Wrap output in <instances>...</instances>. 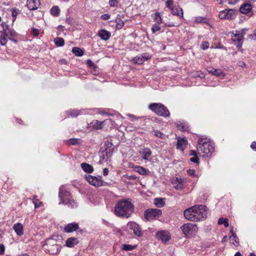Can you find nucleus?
Masks as SVG:
<instances>
[{
    "mask_svg": "<svg viewBox=\"0 0 256 256\" xmlns=\"http://www.w3.org/2000/svg\"><path fill=\"white\" fill-rule=\"evenodd\" d=\"M207 208L204 205H196L184 210V218L191 222L204 220L207 217Z\"/></svg>",
    "mask_w": 256,
    "mask_h": 256,
    "instance_id": "nucleus-1",
    "label": "nucleus"
},
{
    "mask_svg": "<svg viewBox=\"0 0 256 256\" xmlns=\"http://www.w3.org/2000/svg\"><path fill=\"white\" fill-rule=\"evenodd\" d=\"M134 210V206L130 199L119 200L115 206V214L122 218H128Z\"/></svg>",
    "mask_w": 256,
    "mask_h": 256,
    "instance_id": "nucleus-2",
    "label": "nucleus"
},
{
    "mask_svg": "<svg viewBox=\"0 0 256 256\" xmlns=\"http://www.w3.org/2000/svg\"><path fill=\"white\" fill-rule=\"evenodd\" d=\"M197 150L202 156H210L214 151L213 144L206 138L200 137L197 146Z\"/></svg>",
    "mask_w": 256,
    "mask_h": 256,
    "instance_id": "nucleus-3",
    "label": "nucleus"
},
{
    "mask_svg": "<svg viewBox=\"0 0 256 256\" xmlns=\"http://www.w3.org/2000/svg\"><path fill=\"white\" fill-rule=\"evenodd\" d=\"M149 108L158 116L166 117L170 115L168 108L160 103H153L149 106Z\"/></svg>",
    "mask_w": 256,
    "mask_h": 256,
    "instance_id": "nucleus-4",
    "label": "nucleus"
},
{
    "mask_svg": "<svg viewBox=\"0 0 256 256\" xmlns=\"http://www.w3.org/2000/svg\"><path fill=\"white\" fill-rule=\"evenodd\" d=\"M180 229L187 238L193 237L197 233L198 228L196 224L187 223L183 224Z\"/></svg>",
    "mask_w": 256,
    "mask_h": 256,
    "instance_id": "nucleus-5",
    "label": "nucleus"
},
{
    "mask_svg": "<svg viewBox=\"0 0 256 256\" xmlns=\"http://www.w3.org/2000/svg\"><path fill=\"white\" fill-rule=\"evenodd\" d=\"M45 249L52 254H57L60 250V246L57 244L56 240L53 238L47 239L44 245Z\"/></svg>",
    "mask_w": 256,
    "mask_h": 256,
    "instance_id": "nucleus-6",
    "label": "nucleus"
},
{
    "mask_svg": "<svg viewBox=\"0 0 256 256\" xmlns=\"http://www.w3.org/2000/svg\"><path fill=\"white\" fill-rule=\"evenodd\" d=\"M144 215L146 220H151L160 217L162 215V211L158 208H150L144 212Z\"/></svg>",
    "mask_w": 256,
    "mask_h": 256,
    "instance_id": "nucleus-7",
    "label": "nucleus"
},
{
    "mask_svg": "<svg viewBox=\"0 0 256 256\" xmlns=\"http://www.w3.org/2000/svg\"><path fill=\"white\" fill-rule=\"evenodd\" d=\"M86 179L91 185L99 187L102 186L103 180L101 178H97L91 175L86 176Z\"/></svg>",
    "mask_w": 256,
    "mask_h": 256,
    "instance_id": "nucleus-8",
    "label": "nucleus"
},
{
    "mask_svg": "<svg viewBox=\"0 0 256 256\" xmlns=\"http://www.w3.org/2000/svg\"><path fill=\"white\" fill-rule=\"evenodd\" d=\"M128 226L130 228V230H133L134 235L138 237L141 236H142V232L140 226L135 222H129L128 224Z\"/></svg>",
    "mask_w": 256,
    "mask_h": 256,
    "instance_id": "nucleus-9",
    "label": "nucleus"
},
{
    "mask_svg": "<svg viewBox=\"0 0 256 256\" xmlns=\"http://www.w3.org/2000/svg\"><path fill=\"white\" fill-rule=\"evenodd\" d=\"M245 32L244 30H242L241 31L236 30L232 36V39L234 42H238L240 46H241L243 41V36Z\"/></svg>",
    "mask_w": 256,
    "mask_h": 256,
    "instance_id": "nucleus-10",
    "label": "nucleus"
},
{
    "mask_svg": "<svg viewBox=\"0 0 256 256\" xmlns=\"http://www.w3.org/2000/svg\"><path fill=\"white\" fill-rule=\"evenodd\" d=\"M234 11L231 9L226 10L220 12L218 16L220 19H232L234 16Z\"/></svg>",
    "mask_w": 256,
    "mask_h": 256,
    "instance_id": "nucleus-11",
    "label": "nucleus"
},
{
    "mask_svg": "<svg viewBox=\"0 0 256 256\" xmlns=\"http://www.w3.org/2000/svg\"><path fill=\"white\" fill-rule=\"evenodd\" d=\"M151 58V56L148 54L144 53L142 54L139 56H136L134 57L132 60L133 62L136 64H141L143 62H144L146 60L150 59Z\"/></svg>",
    "mask_w": 256,
    "mask_h": 256,
    "instance_id": "nucleus-12",
    "label": "nucleus"
},
{
    "mask_svg": "<svg viewBox=\"0 0 256 256\" xmlns=\"http://www.w3.org/2000/svg\"><path fill=\"white\" fill-rule=\"evenodd\" d=\"M156 237L158 239L161 240L162 242H166L170 240V236L168 231L162 230L156 233Z\"/></svg>",
    "mask_w": 256,
    "mask_h": 256,
    "instance_id": "nucleus-13",
    "label": "nucleus"
},
{
    "mask_svg": "<svg viewBox=\"0 0 256 256\" xmlns=\"http://www.w3.org/2000/svg\"><path fill=\"white\" fill-rule=\"evenodd\" d=\"M40 6V0H27L26 6L30 10L38 9Z\"/></svg>",
    "mask_w": 256,
    "mask_h": 256,
    "instance_id": "nucleus-14",
    "label": "nucleus"
},
{
    "mask_svg": "<svg viewBox=\"0 0 256 256\" xmlns=\"http://www.w3.org/2000/svg\"><path fill=\"white\" fill-rule=\"evenodd\" d=\"M79 228L78 224L74 222L70 223L66 226L64 228V231L66 232L70 233L76 231Z\"/></svg>",
    "mask_w": 256,
    "mask_h": 256,
    "instance_id": "nucleus-15",
    "label": "nucleus"
},
{
    "mask_svg": "<svg viewBox=\"0 0 256 256\" xmlns=\"http://www.w3.org/2000/svg\"><path fill=\"white\" fill-rule=\"evenodd\" d=\"M172 184L174 188L177 190H182L183 188L182 180L178 178H174L172 180Z\"/></svg>",
    "mask_w": 256,
    "mask_h": 256,
    "instance_id": "nucleus-16",
    "label": "nucleus"
},
{
    "mask_svg": "<svg viewBox=\"0 0 256 256\" xmlns=\"http://www.w3.org/2000/svg\"><path fill=\"white\" fill-rule=\"evenodd\" d=\"M98 36L102 40H107L110 36V32L105 30H101L98 32Z\"/></svg>",
    "mask_w": 256,
    "mask_h": 256,
    "instance_id": "nucleus-17",
    "label": "nucleus"
},
{
    "mask_svg": "<svg viewBox=\"0 0 256 256\" xmlns=\"http://www.w3.org/2000/svg\"><path fill=\"white\" fill-rule=\"evenodd\" d=\"M78 243V239L74 237L68 238L66 241V246L69 248H72Z\"/></svg>",
    "mask_w": 256,
    "mask_h": 256,
    "instance_id": "nucleus-18",
    "label": "nucleus"
},
{
    "mask_svg": "<svg viewBox=\"0 0 256 256\" xmlns=\"http://www.w3.org/2000/svg\"><path fill=\"white\" fill-rule=\"evenodd\" d=\"M188 142L184 138H178L177 142V148L182 150H184L186 148Z\"/></svg>",
    "mask_w": 256,
    "mask_h": 256,
    "instance_id": "nucleus-19",
    "label": "nucleus"
},
{
    "mask_svg": "<svg viewBox=\"0 0 256 256\" xmlns=\"http://www.w3.org/2000/svg\"><path fill=\"white\" fill-rule=\"evenodd\" d=\"M13 228L18 236H22L24 234L23 226L20 223H16L14 224Z\"/></svg>",
    "mask_w": 256,
    "mask_h": 256,
    "instance_id": "nucleus-20",
    "label": "nucleus"
},
{
    "mask_svg": "<svg viewBox=\"0 0 256 256\" xmlns=\"http://www.w3.org/2000/svg\"><path fill=\"white\" fill-rule=\"evenodd\" d=\"M172 14L173 15L178 16L180 17H182L183 16V11L182 8H181L180 6H175L171 8Z\"/></svg>",
    "mask_w": 256,
    "mask_h": 256,
    "instance_id": "nucleus-21",
    "label": "nucleus"
},
{
    "mask_svg": "<svg viewBox=\"0 0 256 256\" xmlns=\"http://www.w3.org/2000/svg\"><path fill=\"white\" fill-rule=\"evenodd\" d=\"M8 38L10 37L8 36V32L6 30L2 32L0 35V44L2 46H4L6 44Z\"/></svg>",
    "mask_w": 256,
    "mask_h": 256,
    "instance_id": "nucleus-22",
    "label": "nucleus"
},
{
    "mask_svg": "<svg viewBox=\"0 0 256 256\" xmlns=\"http://www.w3.org/2000/svg\"><path fill=\"white\" fill-rule=\"evenodd\" d=\"M251 10L252 6L249 4H243L240 8V12L243 14H248Z\"/></svg>",
    "mask_w": 256,
    "mask_h": 256,
    "instance_id": "nucleus-23",
    "label": "nucleus"
},
{
    "mask_svg": "<svg viewBox=\"0 0 256 256\" xmlns=\"http://www.w3.org/2000/svg\"><path fill=\"white\" fill-rule=\"evenodd\" d=\"M134 170L142 175H146L149 172L148 170L139 166H134Z\"/></svg>",
    "mask_w": 256,
    "mask_h": 256,
    "instance_id": "nucleus-24",
    "label": "nucleus"
},
{
    "mask_svg": "<svg viewBox=\"0 0 256 256\" xmlns=\"http://www.w3.org/2000/svg\"><path fill=\"white\" fill-rule=\"evenodd\" d=\"M81 166L82 169L88 173H92L94 170L92 166L86 162L82 163Z\"/></svg>",
    "mask_w": 256,
    "mask_h": 256,
    "instance_id": "nucleus-25",
    "label": "nucleus"
},
{
    "mask_svg": "<svg viewBox=\"0 0 256 256\" xmlns=\"http://www.w3.org/2000/svg\"><path fill=\"white\" fill-rule=\"evenodd\" d=\"M230 232L232 234V236H230V242L235 246H238L239 242L238 240V238L236 237V234H234L232 230H230Z\"/></svg>",
    "mask_w": 256,
    "mask_h": 256,
    "instance_id": "nucleus-26",
    "label": "nucleus"
},
{
    "mask_svg": "<svg viewBox=\"0 0 256 256\" xmlns=\"http://www.w3.org/2000/svg\"><path fill=\"white\" fill-rule=\"evenodd\" d=\"M207 71L208 73L211 74L216 76H219L222 72L220 69H216L212 67H208L207 68Z\"/></svg>",
    "mask_w": 256,
    "mask_h": 256,
    "instance_id": "nucleus-27",
    "label": "nucleus"
},
{
    "mask_svg": "<svg viewBox=\"0 0 256 256\" xmlns=\"http://www.w3.org/2000/svg\"><path fill=\"white\" fill-rule=\"evenodd\" d=\"M154 204L158 208H161L164 205V199L161 198H156L154 200Z\"/></svg>",
    "mask_w": 256,
    "mask_h": 256,
    "instance_id": "nucleus-28",
    "label": "nucleus"
},
{
    "mask_svg": "<svg viewBox=\"0 0 256 256\" xmlns=\"http://www.w3.org/2000/svg\"><path fill=\"white\" fill-rule=\"evenodd\" d=\"M142 154V158L145 160H148L152 154V152L150 149L146 148L144 150Z\"/></svg>",
    "mask_w": 256,
    "mask_h": 256,
    "instance_id": "nucleus-29",
    "label": "nucleus"
},
{
    "mask_svg": "<svg viewBox=\"0 0 256 256\" xmlns=\"http://www.w3.org/2000/svg\"><path fill=\"white\" fill-rule=\"evenodd\" d=\"M104 123V122H100L98 120H94L92 123L91 124L92 126L96 129H100L102 128V124Z\"/></svg>",
    "mask_w": 256,
    "mask_h": 256,
    "instance_id": "nucleus-30",
    "label": "nucleus"
},
{
    "mask_svg": "<svg viewBox=\"0 0 256 256\" xmlns=\"http://www.w3.org/2000/svg\"><path fill=\"white\" fill-rule=\"evenodd\" d=\"M72 52L78 56H80L84 54V51L81 48L78 47L73 48Z\"/></svg>",
    "mask_w": 256,
    "mask_h": 256,
    "instance_id": "nucleus-31",
    "label": "nucleus"
},
{
    "mask_svg": "<svg viewBox=\"0 0 256 256\" xmlns=\"http://www.w3.org/2000/svg\"><path fill=\"white\" fill-rule=\"evenodd\" d=\"M54 42L58 46H62L64 44V40L62 38L57 37L54 39Z\"/></svg>",
    "mask_w": 256,
    "mask_h": 256,
    "instance_id": "nucleus-32",
    "label": "nucleus"
},
{
    "mask_svg": "<svg viewBox=\"0 0 256 256\" xmlns=\"http://www.w3.org/2000/svg\"><path fill=\"white\" fill-rule=\"evenodd\" d=\"M50 14L54 16H58L60 12V10L58 6H54L50 9Z\"/></svg>",
    "mask_w": 256,
    "mask_h": 256,
    "instance_id": "nucleus-33",
    "label": "nucleus"
},
{
    "mask_svg": "<svg viewBox=\"0 0 256 256\" xmlns=\"http://www.w3.org/2000/svg\"><path fill=\"white\" fill-rule=\"evenodd\" d=\"M136 246H132L128 244H124L122 250L126 251L132 250L135 248Z\"/></svg>",
    "mask_w": 256,
    "mask_h": 256,
    "instance_id": "nucleus-34",
    "label": "nucleus"
},
{
    "mask_svg": "<svg viewBox=\"0 0 256 256\" xmlns=\"http://www.w3.org/2000/svg\"><path fill=\"white\" fill-rule=\"evenodd\" d=\"M218 224H224L225 227L228 226V222L227 219H224L222 218H219L218 220Z\"/></svg>",
    "mask_w": 256,
    "mask_h": 256,
    "instance_id": "nucleus-35",
    "label": "nucleus"
},
{
    "mask_svg": "<svg viewBox=\"0 0 256 256\" xmlns=\"http://www.w3.org/2000/svg\"><path fill=\"white\" fill-rule=\"evenodd\" d=\"M155 15H156V16L154 18V20L156 21V24H160L162 23V18H161V17L160 16V12H156L155 14Z\"/></svg>",
    "mask_w": 256,
    "mask_h": 256,
    "instance_id": "nucleus-36",
    "label": "nucleus"
},
{
    "mask_svg": "<svg viewBox=\"0 0 256 256\" xmlns=\"http://www.w3.org/2000/svg\"><path fill=\"white\" fill-rule=\"evenodd\" d=\"M116 28L118 29L121 28L124 24V22L120 18H116Z\"/></svg>",
    "mask_w": 256,
    "mask_h": 256,
    "instance_id": "nucleus-37",
    "label": "nucleus"
},
{
    "mask_svg": "<svg viewBox=\"0 0 256 256\" xmlns=\"http://www.w3.org/2000/svg\"><path fill=\"white\" fill-rule=\"evenodd\" d=\"M177 128L178 130L182 131H186L188 129V127L183 124H178Z\"/></svg>",
    "mask_w": 256,
    "mask_h": 256,
    "instance_id": "nucleus-38",
    "label": "nucleus"
},
{
    "mask_svg": "<svg viewBox=\"0 0 256 256\" xmlns=\"http://www.w3.org/2000/svg\"><path fill=\"white\" fill-rule=\"evenodd\" d=\"M158 24H156L152 26V30L153 33H155L160 30V28Z\"/></svg>",
    "mask_w": 256,
    "mask_h": 256,
    "instance_id": "nucleus-39",
    "label": "nucleus"
},
{
    "mask_svg": "<svg viewBox=\"0 0 256 256\" xmlns=\"http://www.w3.org/2000/svg\"><path fill=\"white\" fill-rule=\"evenodd\" d=\"M154 134L161 138H164V135L160 131L158 130H154Z\"/></svg>",
    "mask_w": 256,
    "mask_h": 256,
    "instance_id": "nucleus-40",
    "label": "nucleus"
},
{
    "mask_svg": "<svg viewBox=\"0 0 256 256\" xmlns=\"http://www.w3.org/2000/svg\"><path fill=\"white\" fill-rule=\"evenodd\" d=\"M119 0H110L109 4L112 7H116L118 6Z\"/></svg>",
    "mask_w": 256,
    "mask_h": 256,
    "instance_id": "nucleus-41",
    "label": "nucleus"
},
{
    "mask_svg": "<svg viewBox=\"0 0 256 256\" xmlns=\"http://www.w3.org/2000/svg\"><path fill=\"white\" fill-rule=\"evenodd\" d=\"M65 204H66L68 207L72 208H74L76 206V204L72 200H68V202H66Z\"/></svg>",
    "mask_w": 256,
    "mask_h": 256,
    "instance_id": "nucleus-42",
    "label": "nucleus"
},
{
    "mask_svg": "<svg viewBox=\"0 0 256 256\" xmlns=\"http://www.w3.org/2000/svg\"><path fill=\"white\" fill-rule=\"evenodd\" d=\"M174 4V2L172 0H168L166 2V6L170 10L173 7L172 6Z\"/></svg>",
    "mask_w": 256,
    "mask_h": 256,
    "instance_id": "nucleus-43",
    "label": "nucleus"
},
{
    "mask_svg": "<svg viewBox=\"0 0 256 256\" xmlns=\"http://www.w3.org/2000/svg\"><path fill=\"white\" fill-rule=\"evenodd\" d=\"M209 47V43L207 41L204 42L201 46V48L203 50H206Z\"/></svg>",
    "mask_w": 256,
    "mask_h": 256,
    "instance_id": "nucleus-44",
    "label": "nucleus"
},
{
    "mask_svg": "<svg viewBox=\"0 0 256 256\" xmlns=\"http://www.w3.org/2000/svg\"><path fill=\"white\" fill-rule=\"evenodd\" d=\"M102 156H103L102 160L107 161L109 158L108 154L107 152H102Z\"/></svg>",
    "mask_w": 256,
    "mask_h": 256,
    "instance_id": "nucleus-45",
    "label": "nucleus"
},
{
    "mask_svg": "<svg viewBox=\"0 0 256 256\" xmlns=\"http://www.w3.org/2000/svg\"><path fill=\"white\" fill-rule=\"evenodd\" d=\"M80 112L78 110H74L70 112V115L74 117H76L80 114Z\"/></svg>",
    "mask_w": 256,
    "mask_h": 256,
    "instance_id": "nucleus-46",
    "label": "nucleus"
},
{
    "mask_svg": "<svg viewBox=\"0 0 256 256\" xmlns=\"http://www.w3.org/2000/svg\"><path fill=\"white\" fill-rule=\"evenodd\" d=\"M36 198V196H34L33 198V203L34 204L35 208H38L42 204V202H40L38 203L36 202V201L35 200V198Z\"/></svg>",
    "mask_w": 256,
    "mask_h": 256,
    "instance_id": "nucleus-47",
    "label": "nucleus"
},
{
    "mask_svg": "<svg viewBox=\"0 0 256 256\" xmlns=\"http://www.w3.org/2000/svg\"><path fill=\"white\" fill-rule=\"evenodd\" d=\"M194 21L196 22H204V18L200 16H198L196 18Z\"/></svg>",
    "mask_w": 256,
    "mask_h": 256,
    "instance_id": "nucleus-48",
    "label": "nucleus"
},
{
    "mask_svg": "<svg viewBox=\"0 0 256 256\" xmlns=\"http://www.w3.org/2000/svg\"><path fill=\"white\" fill-rule=\"evenodd\" d=\"M190 160L192 162L198 164V158L197 156H194L190 158Z\"/></svg>",
    "mask_w": 256,
    "mask_h": 256,
    "instance_id": "nucleus-49",
    "label": "nucleus"
},
{
    "mask_svg": "<svg viewBox=\"0 0 256 256\" xmlns=\"http://www.w3.org/2000/svg\"><path fill=\"white\" fill-rule=\"evenodd\" d=\"M8 32V34H10V36L14 37L16 36V33L14 31L12 30H6Z\"/></svg>",
    "mask_w": 256,
    "mask_h": 256,
    "instance_id": "nucleus-50",
    "label": "nucleus"
},
{
    "mask_svg": "<svg viewBox=\"0 0 256 256\" xmlns=\"http://www.w3.org/2000/svg\"><path fill=\"white\" fill-rule=\"evenodd\" d=\"M70 142L71 144L74 145L78 142V139L71 138L70 140Z\"/></svg>",
    "mask_w": 256,
    "mask_h": 256,
    "instance_id": "nucleus-51",
    "label": "nucleus"
},
{
    "mask_svg": "<svg viewBox=\"0 0 256 256\" xmlns=\"http://www.w3.org/2000/svg\"><path fill=\"white\" fill-rule=\"evenodd\" d=\"M32 34L34 36H38L39 34V30L36 28H32Z\"/></svg>",
    "mask_w": 256,
    "mask_h": 256,
    "instance_id": "nucleus-52",
    "label": "nucleus"
},
{
    "mask_svg": "<svg viewBox=\"0 0 256 256\" xmlns=\"http://www.w3.org/2000/svg\"><path fill=\"white\" fill-rule=\"evenodd\" d=\"M101 18L104 20H107L110 18V16L108 14H104L101 16Z\"/></svg>",
    "mask_w": 256,
    "mask_h": 256,
    "instance_id": "nucleus-53",
    "label": "nucleus"
},
{
    "mask_svg": "<svg viewBox=\"0 0 256 256\" xmlns=\"http://www.w3.org/2000/svg\"><path fill=\"white\" fill-rule=\"evenodd\" d=\"M4 246L3 244L0 245V254H2L4 253Z\"/></svg>",
    "mask_w": 256,
    "mask_h": 256,
    "instance_id": "nucleus-54",
    "label": "nucleus"
},
{
    "mask_svg": "<svg viewBox=\"0 0 256 256\" xmlns=\"http://www.w3.org/2000/svg\"><path fill=\"white\" fill-rule=\"evenodd\" d=\"M188 174L190 176H193L194 174V170H187Z\"/></svg>",
    "mask_w": 256,
    "mask_h": 256,
    "instance_id": "nucleus-55",
    "label": "nucleus"
},
{
    "mask_svg": "<svg viewBox=\"0 0 256 256\" xmlns=\"http://www.w3.org/2000/svg\"><path fill=\"white\" fill-rule=\"evenodd\" d=\"M250 147L254 150H256V142H252V144H251Z\"/></svg>",
    "mask_w": 256,
    "mask_h": 256,
    "instance_id": "nucleus-56",
    "label": "nucleus"
},
{
    "mask_svg": "<svg viewBox=\"0 0 256 256\" xmlns=\"http://www.w3.org/2000/svg\"><path fill=\"white\" fill-rule=\"evenodd\" d=\"M190 156H197V153H196V152L194 150H192L190 152Z\"/></svg>",
    "mask_w": 256,
    "mask_h": 256,
    "instance_id": "nucleus-57",
    "label": "nucleus"
},
{
    "mask_svg": "<svg viewBox=\"0 0 256 256\" xmlns=\"http://www.w3.org/2000/svg\"><path fill=\"white\" fill-rule=\"evenodd\" d=\"M108 174V170L107 168H104L103 170V174L104 176H106Z\"/></svg>",
    "mask_w": 256,
    "mask_h": 256,
    "instance_id": "nucleus-58",
    "label": "nucleus"
},
{
    "mask_svg": "<svg viewBox=\"0 0 256 256\" xmlns=\"http://www.w3.org/2000/svg\"><path fill=\"white\" fill-rule=\"evenodd\" d=\"M238 66H241V67H244V66H246V64L243 62H240L238 63Z\"/></svg>",
    "mask_w": 256,
    "mask_h": 256,
    "instance_id": "nucleus-59",
    "label": "nucleus"
},
{
    "mask_svg": "<svg viewBox=\"0 0 256 256\" xmlns=\"http://www.w3.org/2000/svg\"><path fill=\"white\" fill-rule=\"evenodd\" d=\"M165 25L168 27H172L174 26V24L172 22H168L165 24Z\"/></svg>",
    "mask_w": 256,
    "mask_h": 256,
    "instance_id": "nucleus-60",
    "label": "nucleus"
},
{
    "mask_svg": "<svg viewBox=\"0 0 256 256\" xmlns=\"http://www.w3.org/2000/svg\"><path fill=\"white\" fill-rule=\"evenodd\" d=\"M86 64L90 66H92L93 65L92 62L90 60H87Z\"/></svg>",
    "mask_w": 256,
    "mask_h": 256,
    "instance_id": "nucleus-61",
    "label": "nucleus"
},
{
    "mask_svg": "<svg viewBox=\"0 0 256 256\" xmlns=\"http://www.w3.org/2000/svg\"><path fill=\"white\" fill-rule=\"evenodd\" d=\"M16 15H17V12H16V10H15L13 9L12 10V16H16Z\"/></svg>",
    "mask_w": 256,
    "mask_h": 256,
    "instance_id": "nucleus-62",
    "label": "nucleus"
},
{
    "mask_svg": "<svg viewBox=\"0 0 256 256\" xmlns=\"http://www.w3.org/2000/svg\"><path fill=\"white\" fill-rule=\"evenodd\" d=\"M234 256H241V254L240 252H237Z\"/></svg>",
    "mask_w": 256,
    "mask_h": 256,
    "instance_id": "nucleus-63",
    "label": "nucleus"
},
{
    "mask_svg": "<svg viewBox=\"0 0 256 256\" xmlns=\"http://www.w3.org/2000/svg\"><path fill=\"white\" fill-rule=\"evenodd\" d=\"M18 256H29L28 254H21V255H19Z\"/></svg>",
    "mask_w": 256,
    "mask_h": 256,
    "instance_id": "nucleus-64",
    "label": "nucleus"
}]
</instances>
